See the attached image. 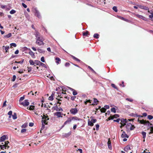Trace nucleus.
<instances>
[{"instance_id": "obj_1", "label": "nucleus", "mask_w": 153, "mask_h": 153, "mask_svg": "<svg viewBox=\"0 0 153 153\" xmlns=\"http://www.w3.org/2000/svg\"><path fill=\"white\" fill-rule=\"evenodd\" d=\"M138 122L141 124H144V125H148V126H152V124L150 123L149 121H146L143 120H140L139 119H138Z\"/></svg>"}, {"instance_id": "obj_2", "label": "nucleus", "mask_w": 153, "mask_h": 153, "mask_svg": "<svg viewBox=\"0 0 153 153\" xmlns=\"http://www.w3.org/2000/svg\"><path fill=\"white\" fill-rule=\"evenodd\" d=\"M91 118H92L93 117H91ZM97 120L96 119H92L91 120H90L89 119L88 120V126H94V123H95L96 122Z\"/></svg>"}, {"instance_id": "obj_3", "label": "nucleus", "mask_w": 153, "mask_h": 153, "mask_svg": "<svg viewBox=\"0 0 153 153\" xmlns=\"http://www.w3.org/2000/svg\"><path fill=\"white\" fill-rule=\"evenodd\" d=\"M44 39L43 38V37L41 36L39 37L38 38H37L36 39V43L37 44H40L39 41H41L40 43L43 44V41L44 40Z\"/></svg>"}, {"instance_id": "obj_4", "label": "nucleus", "mask_w": 153, "mask_h": 153, "mask_svg": "<svg viewBox=\"0 0 153 153\" xmlns=\"http://www.w3.org/2000/svg\"><path fill=\"white\" fill-rule=\"evenodd\" d=\"M33 12L36 16H37L39 18H41V16L39 12L36 8H34L33 10Z\"/></svg>"}, {"instance_id": "obj_5", "label": "nucleus", "mask_w": 153, "mask_h": 153, "mask_svg": "<svg viewBox=\"0 0 153 153\" xmlns=\"http://www.w3.org/2000/svg\"><path fill=\"white\" fill-rule=\"evenodd\" d=\"M128 120L126 119H122L121 120V121L122 123H121V126L120 127H122L124 126L126 124V123H127Z\"/></svg>"}, {"instance_id": "obj_6", "label": "nucleus", "mask_w": 153, "mask_h": 153, "mask_svg": "<svg viewBox=\"0 0 153 153\" xmlns=\"http://www.w3.org/2000/svg\"><path fill=\"white\" fill-rule=\"evenodd\" d=\"M70 112L73 114H75L78 112V110L76 108H72L70 109Z\"/></svg>"}, {"instance_id": "obj_7", "label": "nucleus", "mask_w": 153, "mask_h": 153, "mask_svg": "<svg viewBox=\"0 0 153 153\" xmlns=\"http://www.w3.org/2000/svg\"><path fill=\"white\" fill-rule=\"evenodd\" d=\"M29 102L28 100H25L23 102L21 103V104L24 106H26L29 105Z\"/></svg>"}, {"instance_id": "obj_8", "label": "nucleus", "mask_w": 153, "mask_h": 153, "mask_svg": "<svg viewBox=\"0 0 153 153\" xmlns=\"http://www.w3.org/2000/svg\"><path fill=\"white\" fill-rule=\"evenodd\" d=\"M132 146H130V145H128L124 148V150L126 152H128L129 150H130Z\"/></svg>"}, {"instance_id": "obj_9", "label": "nucleus", "mask_w": 153, "mask_h": 153, "mask_svg": "<svg viewBox=\"0 0 153 153\" xmlns=\"http://www.w3.org/2000/svg\"><path fill=\"white\" fill-rule=\"evenodd\" d=\"M108 147L109 149H111L112 148V147L111 146V141L110 140V139L109 138L108 139Z\"/></svg>"}, {"instance_id": "obj_10", "label": "nucleus", "mask_w": 153, "mask_h": 153, "mask_svg": "<svg viewBox=\"0 0 153 153\" xmlns=\"http://www.w3.org/2000/svg\"><path fill=\"white\" fill-rule=\"evenodd\" d=\"M121 137L123 138L126 137L128 138V136L126 133L125 131H123L121 135Z\"/></svg>"}, {"instance_id": "obj_11", "label": "nucleus", "mask_w": 153, "mask_h": 153, "mask_svg": "<svg viewBox=\"0 0 153 153\" xmlns=\"http://www.w3.org/2000/svg\"><path fill=\"white\" fill-rule=\"evenodd\" d=\"M136 16L137 17H138L140 19H143L144 20H145L146 19V18L145 17L143 16L140 15L139 14H137Z\"/></svg>"}, {"instance_id": "obj_12", "label": "nucleus", "mask_w": 153, "mask_h": 153, "mask_svg": "<svg viewBox=\"0 0 153 153\" xmlns=\"http://www.w3.org/2000/svg\"><path fill=\"white\" fill-rule=\"evenodd\" d=\"M139 7L141 9H145L146 10H149V8L145 6L140 5L139 6Z\"/></svg>"}, {"instance_id": "obj_13", "label": "nucleus", "mask_w": 153, "mask_h": 153, "mask_svg": "<svg viewBox=\"0 0 153 153\" xmlns=\"http://www.w3.org/2000/svg\"><path fill=\"white\" fill-rule=\"evenodd\" d=\"M6 138V136L5 135L2 136L1 137L0 139V142H2L4 141Z\"/></svg>"}, {"instance_id": "obj_14", "label": "nucleus", "mask_w": 153, "mask_h": 153, "mask_svg": "<svg viewBox=\"0 0 153 153\" xmlns=\"http://www.w3.org/2000/svg\"><path fill=\"white\" fill-rule=\"evenodd\" d=\"M54 115L57 116V117H61V113L59 112H57L54 113Z\"/></svg>"}, {"instance_id": "obj_15", "label": "nucleus", "mask_w": 153, "mask_h": 153, "mask_svg": "<svg viewBox=\"0 0 153 153\" xmlns=\"http://www.w3.org/2000/svg\"><path fill=\"white\" fill-rule=\"evenodd\" d=\"M55 109L57 111H63L62 109L61 108H59L56 105L55 107Z\"/></svg>"}, {"instance_id": "obj_16", "label": "nucleus", "mask_w": 153, "mask_h": 153, "mask_svg": "<svg viewBox=\"0 0 153 153\" xmlns=\"http://www.w3.org/2000/svg\"><path fill=\"white\" fill-rule=\"evenodd\" d=\"M71 119V120H79L80 119L76 117H72Z\"/></svg>"}, {"instance_id": "obj_17", "label": "nucleus", "mask_w": 153, "mask_h": 153, "mask_svg": "<svg viewBox=\"0 0 153 153\" xmlns=\"http://www.w3.org/2000/svg\"><path fill=\"white\" fill-rule=\"evenodd\" d=\"M71 121V118H68V120L66 121L64 123V125L68 123H70Z\"/></svg>"}, {"instance_id": "obj_18", "label": "nucleus", "mask_w": 153, "mask_h": 153, "mask_svg": "<svg viewBox=\"0 0 153 153\" xmlns=\"http://www.w3.org/2000/svg\"><path fill=\"white\" fill-rule=\"evenodd\" d=\"M37 50L39 53H44L45 52L43 50L41 49L38 48Z\"/></svg>"}, {"instance_id": "obj_19", "label": "nucleus", "mask_w": 153, "mask_h": 153, "mask_svg": "<svg viewBox=\"0 0 153 153\" xmlns=\"http://www.w3.org/2000/svg\"><path fill=\"white\" fill-rule=\"evenodd\" d=\"M42 119H46L47 120H49V118L48 117V116H46L45 115H43V116L42 117Z\"/></svg>"}, {"instance_id": "obj_20", "label": "nucleus", "mask_w": 153, "mask_h": 153, "mask_svg": "<svg viewBox=\"0 0 153 153\" xmlns=\"http://www.w3.org/2000/svg\"><path fill=\"white\" fill-rule=\"evenodd\" d=\"M71 91H73V94L75 96L77 94V92L75 90L71 88Z\"/></svg>"}, {"instance_id": "obj_21", "label": "nucleus", "mask_w": 153, "mask_h": 153, "mask_svg": "<svg viewBox=\"0 0 153 153\" xmlns=\"http://www.w3.org/2000/svg\"><path fill=\"white\" fill-rule=\"evenodd\" d=\"M71 56L72 57V58H73V59H74V60H75L77 61V62H80V60L79 59H78V58H76L74 56H73V55H71Z\"/></svg>"}, {"instance_id": "obj_22", "label": "nucleus", "mask_w": 153, "mask_h": 153, "mask_svg": "<svg viewBox=\"0 0 153 153\" xmlns=\"http://www.w3.org/2000/svg\"><path fill=\"white\" fill-rule=\"evenodd\" d=\"M71 132L70 131L68 133L65 134L64 136L65 137H67L71 135Z\"/></svg>"}, {"instance_id": "obj_23", "label": "nucleus", "mask_w": 153, "mask_h": 153, "mask_svg": "<svg viewBox=\"0 0 153 153\" xmlns=\"http://www.w3.org/2000/svg\"><path fill=\"white\" fill-rule=\"evenodd\" d=\"M12 36V34L11 33H9L7 35L4 36V37L6 38H8Z\"/></svg>"}, {"instance_id": "obj_24", "label": "nucleus", "mask_w": 153, "mask_h": 153, "mask_svg": "<svg viewBox=\"0 0 153 153\" xmlns=\"http://www.w3.org/2000/svg\"><path fill=\"white\" fill-rule=\"evenodd\" d=\"M47 120H47L42 119V123H43V124H44V125L47 124V123L46 122Z\"/></svg>"}, {"instance_id": "obj_25", "label": "nucleus", "mask_w": 153, "mask_h": 153, "mask_svg": "<svg viewBox=\"0 0 153 153\" xmlns=\"http://www.w3.org/2000/svg\"><path fill=\"white\" fill-rule=\"evenodd\" d=\"M41 62L38 60H35L34 62L35 64L37 65H40Z\"/></svg>"}, {"instance_id": "obj_26", "label": "nucleus", "mask_w": 153, "mask_h": 153, "mask_svg": "<svg viewBox=\"0 0 153 153\" xmlns=\"http://www.w3.org/2000/svg\"><path fill=\"white\" fill-rule=\"evenodd\" d=\"M3 49H4V48H5V50L6 51V52H7V51L9 48V47L8 46H3Z\"/></svg>"}, {"instance_id": "obj_27", "label": "nucleus", "mask_w": 153, "mask_h": 153, "mask_svg": "<svg viewBox=\"0 0 153 153\" xmlns=\"http://www.w3.org/2000/svg\"><path fill=\"white\" fill-rule=\"evenodd\" d=\"M12 116L13 117V118L14 120L16 119L17 118V115L16 113H14Z\"/></svg>"}, {"instance_id": "obj_28", "label": "nucleus", "mask_w": 153, "mask_h": 153, "mask_svg": "<svg viewBox=\"0 0 153 153\" xmlns=\"http://www.w3.org/2000/svg\"><path fill=\"white\" fill-rule=\"evenodd\" d=\"M53 96L54 94H52L51 96L49 97L48 99L49 100H53Z\"/></svg>"}, {"instance_id": "obj_29", "label": "nucleus", "mask_w": 153, "mask_h": 153, "mask_svg": "<svg viewBox=\"0 0 153 153\" xmlns=\"http://www.w3.org/2000/svg\"><path fill=\"white\" fill-rule=\"evenodd\" d=\"M29 53L33 57V56H34V53H33L30 50V51L29 52Z\"/></svg>"}, {"instance_id": "obj_30", "label": "nucleus", "mask_w": 153, "mask_h": 153, "mask_svg": "<svg viewBox=\"0 0 153 153\" xmlns=\"http://www.w3.org/2000/svg\"><path fill=\"white\" fill-rule=\"evenodd\" d=\"M88 31H86L85 32H83L82 35L84 36H87V35L88 34Z\"/></svg>"}, {"instance_id": "obj_31", "label": "nucleus", "mask_w": 153, "mask_h": 153, "mask_svg": "<svg viewBox=\"0 0 153 153\" xmlns=\"http://www.w3.org/2000/svg\"><path fill=\"white\" fill-rule=\"evenodd\" d=\"M141 134L143 136V138L145 139L146 137V133L144 131H142Z\"/></svg>"}, {"instance_id": "obj_32", "label": "nucleus", "mask_w": 153, "mask_h": 153, "mask_svg": "<svg viewBox=\"0 0 153 153\" xmlns=\"http://www.w3.org/2000/svg\"><path fill=\"white\" fill-rule=\"evenodd\" d=\"M131 123H128L127 124L126 128L129 129L130 128L131 126Z\"/></svg>"}, {"instance_id": "obj_33", "label": "nucleus", "mask_w": 153, "mask_h": 153, "mask_svg": "<svg viewBox=\"0 0 153 153\" xmlns=\"http://www.w3.org/2000/svg\"><path fill=\"white\" fill-rule=\"evenodd\" d=\"M106 108H102L100 110L101 112L102 113H104L106 111Z\"/></svg>"}, {"instance_id": "obj_34", "label": "nucleus", "mask_w": 153, "mask_h": 153, "mask_svg": "<svg viewBox=\"0 0 153 153\" xmlns=\"http://www.w3.org/2000/svg\"><path fill=\"white\" fill-rule=\"evenodd\" d=\"M150 131L149 132V134L153 133V126L150 127Z\"/></svg>"}, {"instance_id": "obj_35", "label": "nucleus", "mask_w": 153, "mask_h": 153, "mask_svg": "<svg viewBox=\"0 0 153 153\" xmlns=\"http://www.w3.org/2000/svg\"><path fill=\"white\" fill-rule=\"evenodd\" d=\"M0 147L1 149L4 150V148L6 149V146L4 145H1Z\"/></svg>"}, {"instance_id": "obj_36", "label": "nucleus", "mask_w": 153, "mask_h": 153, "mask_svg": "<svg viewBox=\"0 0 153 153\" xmlns=\"http://www.w3.org/2000/svg\"><path fill=\"white\" fill-rule=\"evenodd\" d=\"M94 37L95 38L98 39L99 37V35L97 33H95L94 35Z\"/></svg>"}, {"instance_id": "obj_37", "label": "nucleus", "mask_w": 153, "mask_h": 153, "mask_svg": "<svg viewBox=\"0 0 153 153\" xmlns=\"http://www.w3.org/2000/svg\"><path fill=\"white\" fill-rule=\"evenodd\" d=\"M35 35H36V39L37 38H38L39 37H40V36H41L40 35L39 33L38 32H36V33Z\"/></svg>"}, {"instance_id": "obj_38", "label": "nucleus", "mask_w": 153, "mask_h": 153, "mask_svg": "<svg viewBox=\"0 0 153 153\" xmlns=\"http://www.w3.org/2000/svg\"><path fill=\"white\" fill-rule=\"evenodd\" d=\"M29 62L31 65H33L35 64L34 62L31 59L30 60Z\"/></svg>"}, {"instance_id": "obj_39", "label": "nucleus", "mask_w": 153, "mask_h": 153, "mask_svg": "<svg viewBox=\"0 0 153 153\" xmlns=\"http://www.w3.org/2000/svg\"><path fill=\"white\" fill-rule=\"evenodd\" d=\"M55 59H56V62L58 64H59V62L61 60L60 58H59L58 57H56V58Z\"/></svg>"}, {"instance_id": "obj_40", "label": "nucleus", "mask_w": 153, "mask_h": 153, "mask_svg": "<svg viewBox=\"0 0 153 153\" xmlns=\"http://www.w3.org/2000/svg\"><path fill=\"white\" fill-rule=\"evenodd\" d=\"M10 47L11 48L12 46L14 47H16V45L15 43H12L10 44Z\"/></svg>"}, {"instance_id": "obj_41", "label": "nucleus", "mask_w": 153, "mask_h": 153, "mask_svg": "<svg viewBox=\"0 0 153 153\" xmlns=\"http://www.w3.org/2000/svg\"><path fill=\"white\" fill-rule=\"evenodd\" d=\"M16 12V11L14 10H11L10 12V13L11 14H13L15 13Z\"/></svg>"}, {"instance_id": "obj_42", "label": "nucleus", "mask_w": 153, "mask_h": 153, "mask_svg": "<svg viewBox=\"0 0 153 153\" xmlns=\"http://www.w3.org/2000/svg\"><path fill=\"white\" fill-rule=\"evenodd\" d=\"M112 9L115 12H117V7L116 6H114V7H113V8H112Z\"/></svg>"}, {"instance_id": "obj_43", "label": "nucleus", "mask_w": 153, "mask_h": 153, "mask_svg": "<svg viewBox=\"0 0 153 153\" xmlns=\"http://www.w3.org/2000/svg\"><path fill=\"white\" fill-rule=\"evenodd\" d=\"M147 117L148 119L149 120H151L153 118V116L151 115H148Z\"/></svg>"}, {"instance_id": "obj_44", "label": "nucleus", "mask_w": 153, "mask_h": 153, "mask_svg": "<svg viewBox=\"0 0 153 153\" xmlns=\"http://www.w3.org/2000/svg\"><path fill=\"white\" fill-rule=\"evenodd\" d=\"M24 59H23L22 61H19V62H17L16 61L15 62V63H20V64H22L23 62H24Z\"/></svg>"}, {"instance_id": "obj_45", "label": "nucleus", "mask_w": 153, "mask_h": 153, "mask_svg": "<svg viewBox=\"0 0 153 153\" xmlns=\"http://www.w3.org/2000/svg\"><path fill=\"white\" fill-rule=\"evenodd\" d=\"M111 86L112 87L116 89H117V86H116L115 85V84H111Z\"/></svg>"}, {"instance_id": "obj_46", "label": "nucleus", "mask_w": 153, "mask_h": 153, "mask_svg": "<svg viewBox=\"0 0 153 153\" xmlns=\"http://www.w3.org/2000/svg\"><path fill=\"white\" fill-rule=\"evenodd\" d=\"M111 112H113L114 113L116 112L115 109L114 108H111Z\"/></svg>"}, {"instance_id": "obj_47", "label": "nucleus", "mask_w": 153, "mask_h": 153, "mask_svg": "<svg viewBox=\"0 0 153 153\" xmlns=\"http://www.w3.org/2000/svg\"><path fill=\"white\" fill-rule=\"evenodd\" d=\"M34 106L33 105H30L29 107V109L30 110H33L34 109Z\"/></svg>"}, {"instance_id": "obj_48", "label": "nucleus", "mask_w": 153, "mask_h": 153, "mask_svg": "<svg viewBox=\"0 0 153 153\" xmlns=\"http://www.w3.org/2000/svg\"><path fill=\"white\" fill-rule=\"evenodd\" d=\"M126 100L130 102H132L133 101V100L132 99L127 98L126 99Z\"/></svg>"}, {"instance_id": "obj_49", "label": "nucleus", "mask_w": 153, "mask_h": 153, "mask_svg": "<svg viewBox=\"0 0 153 153\" xmlns=\"http://www.w3.org/2000/svg\"><path fill=\"white\" fill-rule=\"evenodd\" d=\"M45 125L44 124H43V123H42V127L41 128V130L40 131V132H41V131H42V130L43 129L45 128Z\"/></svg>"}, {"instance_id": "obj_50", "label": "nucleus", "mask_w": 153, "mask_h": 153, "mask_svg": "<svg viewBox=\"0 0 153 153\" xmlns=\"http://www.w3.org/2000/svg\"><path fill=\"white\" fill-rule=\"evenodd\" d=\"M135 127L134 125H131V126L130 129L131 130H132L134 129Z\"/></svg>"}, {"instance_id": "obj_51", "label": "nucleus", "mask_w": 153, "mask_h": 153, "mask_svg": "<svg viewBox=\"0 0 153 153\" xmlns=\"http://www.w3.org/2000/svg\"><path fill=\"white\" fill-rule=\"evenodd\" d=\"M41 61L43 62H45V59H44V57L43 56H42L41 58Z\"/></svg>"}, {"instance_id": "obj_52", "label": "nucleus", "mask_w": 153, "mask_h": 153, "mask_svg": "<svg viewBox=\"0 0 153 153\" xmlns=\"http://www.w3.org/2000/svg\"><path fill=\"white\" fill-rule=\"evenodd\" d=\"M119 115L117 114H115V115H114V116H113V117L114 118H117V117H119Z\"/></svg>"}, {"instance_id": "obj_53", "label": "nucleus", "mask_w": 153, "mask_h": 153, "mask_svg": "<svg viewBox=\"0 0 153 153\" xmlns=\"http://www.w3.org/2000/svg\"><path fill=\"white\" fill-rule=\"evenodd\" d=\"M16 79V76L15 75H14L13 76V79H12V81H15Z\"/></svg>"}, {"instance_id": "obj_54", "label": "nucleus", "mask_w": 153, "mask_h": 153, "mask_svg": "<svg viewBox=\"0 0 153 153\" xmlns=\"http://www.w3.org/2000/svg\"><path fill=\"white\" fill-rule=\"evenodd\" d=\"M70 64L69 62H66L65 64V66L66 67H68L70 66Z\"/></svg>"}, {"instance_id": "obj_55", "label": "nucleus", "mask_w": 153, "mask_h": 153, "mask_svg": "<svg viewBox=\"0 0 153 153\" xmlns=\"http://www.w3.org/2000/svg\"><path fill=\"white\" fill-rule=\"evenodd\" d=\"M27 68H28V72H30L32 70V68L31 67H27Z\"/></svg>"}, {"instance_id": "obj_56", "label": "nucleus", "mask_w": 153, "mask_h": 153, "mask_svg": "<svg viewBox=\"0 0 153 153\" xmlns=\"http://www.w3.org/2000/svg\"><path fill=\"white\" fill-rule=\"evenodd\" d=\"M9 143L8 141H6L4 142V145L6 146L7 145H8Z\"/></svg>"}, {"instance_id": "obj_57", "label": "nucleus", "mask_w": 153, "mask_h": 153, "mask_svg": "<svg viewBox=\"0 0 153 153\" xmlns=\"http://www.w3.org/2000/svg\"><path fill=\"white\" fill-rule=\"evenodd\" d=\"M96 129L97 130H98L99 129V125L98 124H96Z\"/></svg>"}, {"instance_id": "obj_58", "label": "nucleus", "mask_w": 153, "mask_h": 153, "mask_svg": "<svg viewBox=\"0 0 153 153\" xmlns=\"http://www.w3.org/2000/svg\"><path fill=\"white\" fill-rule=\"evenodd\" d=\"M26 131V129H23L21 131V133H24Z\"/></svg>"}, {"instance_id": "obj_59", "label": "nucleus", "mask_w": 153, "mask_h": 153, "mask_svg": "<svg viewBox=\"0 0 153 153\" xmlns=\"http://www.w3.org/2000/svg\"><path fill=\"white\" fill-rule=\"evenodd\" d=\"M12 111H10L8 113V115L9 116H11L12 115Z\"/></svg>"}, {"instance_id": "obj_60", "label": "nucleus", "mask_w": 153, "mask_h": 153, "mask_svg": "<svg viewBox=\"0 0 153 153\" xmlns=\"http://www.w3.org/2000/svg\"><path fill=\"white\" fill-rule=\"evenodd\" d=\"M76 96H72L71 97V99L72 100H74L76 98Z\"/></svg>"}, {"instance_id": "obj_61", "label": "nucleus", "mask_w": 153, "mask_h": 153, "mask_svg": "<svg viewBox=\"0 0 153 153\" xmlns=\"http://www.w3.org/2000/svg\"><path fill=\"white\" fill-rule=\"evenodd\" d=\"M88 68H89V69H90L91 71H92L94 72V73L95 72V71H94V70L90 66H88Z\"/></svg>"}, {"instance_id": "obj_62", "label": "nucleus", "mask_w": 153, "mask_h": 153, "mask_svg": "<svg viewBox=\"0 0 153 153\" xmlns=\"http://www.w3.org/2000/svg\"><path fill=\"white\" fill-rule=\"evenodd\" d=\"M94 101L95 103H97L98 102V101L97 100L96 98H94Z\"/></svg>"}, {"instance_id": "obj_63", "label": "nucleus", "mask_w": 153, "mask_h": 153, "mask_svg": "<svg viewBox=\"0 0 153 153\" xmlns=\"http://www.w3.org/2000/svg\"><path fill=\"white\" fill-rule=\"evenodd\" d=\"M22 6L25 8H26L27 7V6L24 3H22Z\"/></svg>"}, {"instance_id": "obj_64", "label": "nucleus", "mask_w": 153, "mask_h": 153, "mask_svg": "<svg viewBox=\"0 0 153 153\" xmlns=\"http://www.w3.org/2000/svg\"><path fill=\"white\" fill-rule=\"evenodd\" d=\"M152 15H150L149 16V17L151 18L152 19V18H153V13H151Z\"/></svg>"}]
</instances>
